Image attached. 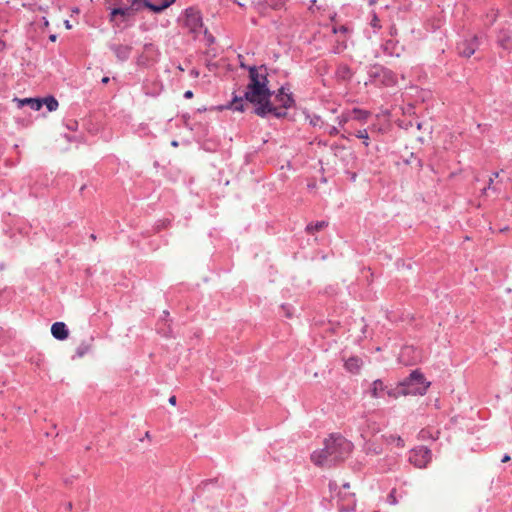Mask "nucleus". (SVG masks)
<instances>
[{"instance_id": "obj_1", "label": "nucleus", "mask_w": 512, "mask_h": 512, "mask_svg": "<svg viewBox=\"0 0 512 512\" xmlns=\"http://www.w3.org/2000/svg\"><path fill=\"white\" fill-rule=\"evenodd\" d=\"M271 92L268 88V79L265 73L260 72L256 67L249 69V83L244 93V98L235 96L230 104L234 111L245 110L244 99L255 105V113L265 117L273 114L277 118L284 117L286 112L280 111L270 102Z\"/></svg>"}, {"instance_id": "obj_2", "label": "nucleus", "mask_w": 512, "mask_h": 512, "mask_svg": "<svg viewBox=\"0 0 512 512\" xmlns=\"http://www.w3.org/2000/svg\"><path fill=\"white\" fill-rule=\"evenodd\" d=\"M324 446L333 463L344 460L353 448V444L340 435H331L324 441Z\"/></svg>"}, {"instance_id": "obj_3", "label": "nucleus", "mask_w": 512, "mask_h": 512, "mask_svg": "<svg viewBox=\"0 0 512 512\" xmlns=\"http://www.w3.org/2000/svg\"><path fill=\"white\" fill-rule=\"evenodd\" d=\"M402 389L400 393L406 394H419L423 395L426 393L427 388L429 386L428 383L425 382V378L422 373L418 371H413L410 376L401 383Z\"/></svg>"}, {"instance_id": "obj_4", "label": "nucleus", "mask_w": 512, "mask_h": 512, "mask_svg": "<svg viewBox=\"0 0 512 512\" xmlns=\"http://www.w3.org/2000/svg\"><path fill=\"white\" fill-rule=\"evenodd\" d=\"M431 450L425 446H419L410 451L409 461L415 467L424 468L431 461Z\"/></svg>"}, {"instance_id": "obj_5", "label": "nucleus", "mask_w": 512, "mask_h": 512, "mask_svg": "<svg viewBox=\"0 0 512 512\" xmlns=\"http://www.w3.org/2000/svg\"><path fill=\"white\" fill-rule=\"evenodd\" d=\"M183 24L191 33H200L203 26L200 12L193 8H187L185 10Z\"/></svg>"}, {"instance_id": "obj_6", "label": "nucleus", "mask_w": 512, "mask_h": 512, "mask_svg": "<svg viewBox=\"0 0 512 512\" xmlns=\"http://www.w3.org/2000/svg\"><path fill=\"white\" fill-rule=\"evenodd\" d=\"M479 46L478 38L473 36L469 39L461 41L458 46V52L461 56L470 57L472 56Z\"/></svg>"}, {"instance_id": "obj_7", "label": "nucleus", "mask_w": 512, "mask_h": 512, "mask_svg": "<svg viewBox=\"0 0 512 512\" xmlns=\"http://www.w3.org/2000/svg\"><path fill=\"white\" fill-rule=\"evenodd\" d=\"M375 77H379L382 84L386 86H392L396 84V76L395 74L383 67H376L373 72Z\"/></svg>"}, {"instance_id": "obj_8", "label": "nucleus", "mask_w": 512, "mask_h": 512, "mask_svg": "<svg viewBox=\"0 0 512 512\" xmlns=\"http://www.w3.org/2000/svg\"><path fill=\"white\" fill-rule=\"evenodd\" d=\"M385 392L389 396H396V393L392 392V390H387V386H385L380 379L375 380L369 389V394L373 398H381L384 396Z\"/></svg>"}, {"instance_id": "obj_9", "label": "nucleus", "mask_w": 512, "mask_h": 512, "mask_svg": "<svg viewBox=\"0 0 512 512\" xmlns=\"http://www.w3.org/2000/svg\"><path fill=\"white\" fill-rule=\"evenodd\" d=\"M276 100L280 103V111H284L293 106L294 99L292 94L288 92L284 87L279 89L278 94L276 95ZM279 110V108H277Z\"/></svg>"}, {"instance_id": "obj_10", "label": "nucleus", "mask_w": 512, "mask_h": 512, "mask_svg": "<svg viewBox=\"0 0 512 512\" xmlns=\"http://www.w3.org/2000/svg\"><path fill=\"white\" fill-rule=\"evenodd\" d=\"M311 461L318 466L331 465L333 462L330 459L326 448L316 450L311 454Z\"/></svg>"}, {"instance_id": "obj_11", "label": "nucleus", "mask_w": 512, "mask_h": 512, "mask_svg": "<svg viewBox=\"0 0 512 512\" xmlns=\"http://www.w3.org/2000/svg\"><path fill=\"white\" fill-rule=\"evenodd\" d=\"M51 333L57 340H65L69 335L68 328L64 322H55L52 324Z\"/></svg>"}, {"instance_id": "obj_12", "label": "nucleus", "mask_w": 512, "mask_h": 512, "mask_svg": "<svg viewBox=\"0 0 512 512\" xmlns=\"http://www.w3.org/2000/svg\"><path fill=\"white\" fill-rule=\"evenodd\" d=\"M344 366L348 372L356 374L363 366V361L360 357L352 356L345 360Z\"/></svg>"}, {"instance_id": "obj_13", "label": "nucleus", "mask_w": 512, "mask_h": 512, "mask_svg": "<svg viewBox=\"0 0 512 512\" xmlns=\"http://www.w3.org/2000/svg\"><path fill=\"white\" fill-rule=\"evenodd\" d=\"M498 43L505 50L512 49V32L509 30H502L498 35Z\"/></svg>"}, {"instance_id": "obj_14", "label": "nucleus", "mask_w": 512, "mask_h": 512, "mask_svg": "<svg viewBox=\"0 0 512 512\" xmlns=\"http://www.w3.org/2000/svg\"><path fill=\"white\" fill-rule=\"evenodd\" d=\"M111 49L120 61L127 60L131 53V47L128 45H113Z\"/></svg>"}, {"instance_id": "obj_15", "label": "nucleus", "mask_w": 512, "mask_h": 512, "mask_svg": "<svg viewBox=\"0 0 512 512\" xmlns=\"http://www.w3.org/2000/svg\"><path fill=\"white\" fill-rule=\"evenodd\" d=\"M133 14H134V9L132 7L114 8V9H112V11L110 13V21L111 22L116 21L117 16H121L124 19H126V18L132 16Z\"/></svg>"}, {"instance_id": "obj_16", "label": "nucleus", "mask_w": 512, "mask_h": 512, "mask_svg": "<svg viewBox=\"0 0 512 512\" xmlns=\"http://www.w3.org/2000/svg\"><path fill=\"white\" fill-rule=\"evenodd\" d=\"M16 100L19 103V107L28 105L34 111H39L43 107V102L40 99L25 98V99H16Z\"/></svg>"}, {"instance_id": "obj_17", "label": "nucleus", "mask_w": 512, "mask_h": 512, "mask_svg": "<svg viewBox=\"0 0 512 512\" xmlns=\"http://www.w3.org/2000/svg\"><path fill=\"white\" fill-rule=\"evenodd\" d=\"M174 1L175 0H165L161 4H158V5L150 3L148 1H144V5H145V7L150 9L151 11H153L155 13H160L164 9L168 8L172 3H174Z\"/></svg>"}, {"instance_id": "obj_18", "label": "nucleus", "mask_w": 512, "mask_h": 512, "mask_svg": "<svg viewBox=\"0 0 512 512\" xmlns=\"http://www.w3.org/2000/svg\"><path fill=\"white\" fill-rule=\"evenodd\" d=\"M371 113L367 110L353 108L352 118L362 124H365L370 117Z\"/></svg>"}, {"instance_id": "obj_19", "label": "nucleus", "mask_w": 512, "mask_h": 512, "mask_svg": "<svg viewBox=\"0 0 512 512\" xmlns=\"http://www.w3.org/2000/svg\"><path fill=\"white\" fill-rule=\"evenodd\" d=\"M40 100L43 102V105L46 106V108L49 112H53V111L57 110V108L59 106L58 101L53 96H47Z\"/></svg>"}, {"instance_id": "obj_20", "label": "nucleus", "mask_w": 512, "mask_h": 512, "mask_svg": "<svg viewBox=\"0 0 512 512\" xmlns=\"http://www.w3.org/2000/svg\"><path fill=\"white\" fill-rule=\"evenodd\" d=\"M353 109L352 110H345L337 117V121L340 127H344L345 124H347L350 120H353L352 118Z\"/></svg>"}, {"instance_id": "obj_21", "label": "nucleus", "mask_w": 512, "mask_h": 512, "mask_svg": "<svg viewBox=\"0 0 512 512\" xmlns=\"http://www.w3.org/2000/svg\"><path fill=\"white\" fill-rule=\"evenodd\" d=\"M328 225L326 221H317L315 223H310L307 225L306 230L308 233H314L315 231H320Z\"/></svg>"}, {"instance_id": "obj_22", "label": "nucleus", "mask_w": 512, "mask_h": 512, "mask_svg": "<svg viewBox=\"0 0 512 512\" xmlns=\"http://www.w3.org/2000/svg\"><path fill=\"white\" fill-rule=\"evenodd\" d=\"M354 135L358 139H361L366 147L369 146V134L367 129L358 130Z\"/></svg>"}, {"instance_id": "obj_23", "label": "nucleus", "mask_w": 512, "mask_h": 512, "mask_svg": "<svg viewBox=\"0 0 512 512\" xmlns=\"http://www.w3.org/2000/svg\"><path fill=\"white\" fill-rule=\"evenodd\" d=\"M307 119L312 126H322L324 123L322 118L318 115H308Z\"/></svg>"}, {"instance_id": "obj_24", "label": "nucleus", "mask_w": 512, "mask_h": 512, "mask_svg": "<svg viewBox=\"0 0 512 512\" xmlns=\"http://www.w3.org/2000/svg\"><path fill=\"white\" fill-rule=\"evenodd\" d=\"M388 442L389 443L395 442L398 447H401V448L404 447V440L400 436H393V435H391L388 438Z\"/></svg>"}, {"instance_id": "obj_25", "label": "nucleus", "mask_w": 512, "mask_h": 512, "mask_svg": "<svg viewBox=\"0 0 512 512\" xmlns=\"http://www.w3.org/2000/svg\"><path fill=\"white\" fill-rule=\"evenodd\" d=\"M419 438L421 440H427V439H430V438L433 439V440L435 439V437H433L432 434L430 433V431L427 430V429H423V430H421L419 432Z\"/></svg>"}, {"instance_id": "obj_26", "label": "nucleus", "mask_w": 512, "mask_h": 512, "mask_svg": "<svg viewBox=\"0 0 512 512\" xmlns=\"http://www.w3.org/2000/svg\"><path fill=\"white\" fill-rule=\"evenodd\" d=\"M396 490L395 489H392L391 492L389 493V495L387 496V501L391 504V505H396L398 503V500L396 498Z\"/></svg>"}, {"instance_id": "obj_27", "label": "nucleus", "mask_w": 512, "mask_h": 512, "mask_svg": "<svg viewBox=\"0 0 512 512\" xmlns=\"http://www.w3.org/2000/svg\"><path fill=\"white\" fill-rule=\"evenodd\" d=\"M338 133H339V129L337 127H335V126L328 127V134L330 136H336V135H338Z\"/></svg>"}, {"instance_id": "obj_28", "label": "nucleus", "mask_w": 512, "mask_h": 512, "mask_svg": "<svg viewBox=\"0 0 512 512\" xmlns=\"http://www.w3.org/2000/svg\"><path fill=\"white\" fill-rule=\"evenodd\" d=\"M348 31V28L346 26H340V27H334L333 32L334 33H346Z\"/></svg>"}, {"instance_id": "obj_29", "label": "nucleus", "mask_w": 512, "mask_h": 512, "mask_svg": "<svg viewBox=\"0 0 512 512\" xmlns=\"http://www.w3.org/2000/svg\"><path fill=\"white\" fill-rule=\"evenodd\" d=\"M85 352H86V348L79 347V348L77 349V354H78V356H80V357H81V356H83V355L85 354Z\"/></svg>"}, {"instance_id": "obj_30", "label": "nucleus", "mask_w": 512, "mask_h": 512, "mask_svg": "<svg viewBox=\"0 0 512 512\" xmlns=\"http://www.w3.org/2000/svg\"><path fill=\"white\" fill-rule=\"evenodd\" d=\"M184 97L187 98V99H190L193 97V93L192 91L188 90L184 93Z\"/></svg>"}, {"instance_id": "obj_31", "label": "nucleus", "mask_w": 512, "mask_h": 512, "mask_svg": "<svg viewBox=\"0 0 512 512\" xmlns=\"http://www.w3.org/2000/svg\"><path fill=\"white\" fill-rule=\"evenodd\" d=\"M510 461V456L508 454H505L501 460L502 463H506Z\"/></svg>"}, {"instance_id": "obj_32", "label": "nucleus", "mask_w": 512, "mask_h": 512, "mask_svg": "<svg viewBox=\"0 0 512 512\" xmlns=\"http://www.w3.org/2000/svg\"><path fill=\"white\" fill-rule=\"evenodd\" d=\"M169 403H170L171 405H175V404H176V397H175V396H171V397L169 398Z\"/></svg>"}, {"instance_id": "obj_33", "label": "nucleus", "mask_w": 512, "mask_h": 512, "mask_svg": "<svg viewBox=\"0 0 512 512\" xmlns=\"http://www.w3.org/2000/svg\"><path fill=\"white\" fill-rule=\"evenodd\" d=\"M377 22H378V18H377L376 16H374V19H373V21H372V25H373L374 27H376V26H377Z\"/></svg>"}, {"instance_id": "obj_34", "label": "nucleus", "mask_w": 512, "mask_h": 512, "mask_svg": "<svg viewBox=\"0 0 512 512\" xmlns=\"http://www.w3.org/2000/svg\"><path fill=\"white\" fill-rule=\"evenodd\" d=\"M109 82V77H103L102 83L107 84Z\"/></svg>"}, {"instance_id": "obj_35", "label": "nucleus", "mask_w": 512, "mask_h": 512, "mask_svg": "<svg viewBox=\"0 0 512 512\" xmlns=\"http://www.w3.org/2000/svg\"><path fill=\"white\" fill-rule=\"evenodd\" d=\"M49 39H50L52 42H55V41H56V35H54V34L50 35Z\"/></svg>"}, {"instance_id": "obj_36", "label": "nucleus", "mask_w": 512, "mask_h": 512, "mask_svg": "<svg viewBox=\"0 0 512 512\" xmlns=\"http://www.w3.org/2000/svg\"><path fill=\"white\" fill-rule=\"evenodd\" d=\"M5 44L2 40H0V52L4 49Z\"/></svg>"}, {"instance_id": "obj_37", "label": "nucleus", "mask_w": 512, "mask_h": 512, "mask_svg": "<svg viewBox=\"0 0 512 512\" xmlns=\"http://www.w3.org/2000/svg\"><path fill=\"white\" fill-rule=\"evenodd\" d=\"M65 26L67 29H70L71 28V24L68 20L65 21Z\"/></svg>"}, {"instance_id": "obj_38", "label": "nucleus", "mask_w": 512, "mask_h": 512, "mask_svg": "<svg viewBox=\"0 0 512 512\" xmlns=\"http://www.w3.org/2000/svg\"><path fill=\"white\" fill-rule=\"evenodd\" d=\"M492 184H493V178H490L489 179V185H488L487 188L490 189Z\"/></svg>"}, {"instance_id": "obj_39", "label": "nucleus", "mask_w": 512, "mask_h": 512, "mask_svg": "<svg viewBox=\"0 0 512 512\" xmlns=\"http://www.w3.org/2000/svg\"><path fill=\"white\" fill-rule=\"evenodd\" d=\"M172 145L177 147L178 146V142L177 141H172Z\"/></svg>"}, {"instance_id": "obj_40", "label": "nucleus", "mask_w": 512, "mask_h": 512, "mask_svg": "<svg viewBox=\"0 0 512 512\" xmlns=\"http://www.w3.org/2000/svg\"><path fill=\"white\" fill-rule=\"evenodd\" d=\"M91 239L95 240L96 239V236L94 234H91Z\"/></svg>"}, {"instance_id": "obj_41", "label": "nucleus", "mask_w": 512, "mask_h": 512, "mask_svg": "<svg viewBox=\"0 0 512 512\" xmlns=\"http://www.w3.org/2000/svg\"><path fill=\"white\" fill-rule=\"evenodd\" d=\"M498 175H499V173H498V172H495V173L493 174V176H494V177H498Z\"/></svg>"}, {"instance_id": "obj_42", "label": "nucleus", "mask_w": 512, "mask_h": 512, "mask_svg": "<svg viewBox=\"0 0 512 512\" xmlns=\"http://www.w3.org/2000/svg\"><path fill=\"white\" fill-rule=\"evenodd\" d=\"M343 486H344L345 488H349V484H348V483H345Z\"/></svg>"}, {"instance_id": "obj_43", "label": "nucleus", "mask_w": 512, "mask_h": 512, "mask_svg": "<svg viewBox=\"0 0 512 512\" xmlns=\"http://www.w3.org/2000/svg\"><path fill=\"white\" fill-rule=\"evenodd\" d=\"M287 316L290 317L291 316V313L289 311H287Z\"/></svg>"}]
</instances>
